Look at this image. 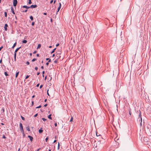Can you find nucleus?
<instances>
[{"instance_id":"nucleus-53","label":"nucleus","mask_w":151,"mask_h":151,"mask_svg":"<svg viewBox=\"0 0 151 151\" xmlns=\"http://www.w3.org/2000/svg\"><path fill=\"white\" fill-rule=\"evenodd\" d=\"M59 44L58 43L56 45V46L57 47L59 45Z\"/></svg>"},{"instance_id":"nucleus-41","label":"nucleus","mask_w":151,"mask_h":151,"mask_svg":"<svg viewBox=\"0 0 151 151\" xmlns=\"http://www.w3.org/2000/svg\"><path fill=\"white\" fill-rule=\"evenodd\" d=\"M16 53L14 52V57H16Z\"/></svg>"},{"instance_id":"nucleus-39","label":"nucleus","mask_w":151,"mask_h":151,"mask_svg":"<svg viewBox=\"0 0 151 151\" xmlns=\"http://www.w3.org/2000/svg\"><path fill=\"white\" fill-rule=\"evenodd\" d=\"M35 69L36 70H37L38 69V68L37 67H35Z\"/></svg>"},{"instance_id":"nucleus-38","label":"nucleus","mask_w":151,"mask_h":151,"mask_svg":"<svg viewBox=\"0 0 151 151\" xmlns=\"http://www.w3.org/2000/svg\"><path fill=\"white\" fill-rule=\"evenodd\" d=\"M48 90H47V95H48V96H50V95H49V93H48Z\"/></svg>"},{"instance_id":"nucleus-13","label":"nucleus","mask_w":151,"mask_h":151,"mask_svg":"<svg viewBox=\"0 0 151 151\" xmlns=\"http://www.w3.org/2000/svg\"><path fill=\"white\" fill-rule=\"evenodd\" d=\"M46 60L48 61V62H50V61H51V60L50 59H49V58H47L46 59Z\"/></svg>"},{"instance_id":"nucleus-19","label":"nucleus","mask_w":151,"mask_h":151,"mask_svg":"<svg viewBox=\"0 0 151 151\" xmlns=\"http://www.w3.org/2000/svg\"><path fill=\"white\" fill-rule=\"evenodd\" d=\"M51 114H50L48 116V118L49 119H52V118H51Z\"/></svg>"},{"instance_id":"nucleus-50","label":"nucleus","mask_w":151,"mask_h":151,"mask_svg":"<svg viewBox=\"0 0 151 151\" xmlns=\"http://www.w3.org/2000/svg\"><path fill=\"white\" fill-rule=\"evenodd\" d=\"M49 64V62H47V63H46V65H48Z\"/></svg>"},{"instance_id":"nucleus-6","label":"nucleus","mask_w":151,"mask_h":151,"mask_svg":"<svg viewBox=\"0 0 151 151\" xmlns=\"http://www.w3.org/2000/svg\"><path fill=\"white\" fill-rule=\"evenodd\" d=\"M7 27H8V25L6 24H5V25L4 26V29L6 31H7Z\"/></svg>"},{"instance_id":"nucleus-43","label":"nucleus","mask_w":151,"mask_h":151,"mask_svg":"<svg viewBox=\"0 0 151 151\" xmlns=\"http://www.w3.org/2000/svg\"><path fill=\"white\" fill-rule=\"evenodd\" d=\"M53 2V0H52L50 1V4H51L52 3V2Z\"/></svg>"},{"instance_id":"nucleus-44","label":"nucleus","mask_w":151,"mask_h":151,"mask_svg":"<svg viewBox=\"0 0 151 151\" xmlns=\"http://www.w3.org/2000/svg\"><path fill=\"white\" fill-rule=\"evenodd\" d=\"M3 47L2 46L1 47H0V51H1V49L3 48Z\"/></svg>"},{"instance_id":"nucleus-23","label":"nucleus","mask_w":151,"mask_h":151,"mask_svg":"<svg viewBox=\"0 0 151 151\" xmlns=\"http://www.w3.org/2000/svg\"><path fill=\"white\" fill-rule=\"evenodd\" d=\"M73 116H71V119L70 120V122H72L73 121Z\"/></svg>"},{"instance_id":"nucleus-48","label":"nucleus","mask_w":151,"mask_h":151,"mask_svg":"<svg viewBox=\"0 0 151 151\" xmlns=\"http://www.w3.org/2000/svg\"><path fill=\"white\" fill-rule=\"evenodd\" d=\"M55 127L57 126V123H55Z\"/></svg>"},{"instance_id":"nucleus-17","label":"nucleus","mask_w":151,"mask_h":151,"mask_svg":"<svg viewBox=\"0 0 151 151\" xmlns=\"http://www.w3.org/2000/svg\"><path fill=\"white\" fill-rule=\"evenodd\" d=\"M22 42L24 43H26L27 42V41L25 40H24L22 41Z\"/></svg>"},{"instance_id":"nucleus-11","label":"nucleus","mask_w":151,"mask_h":151,"mask_svg":"<svg viewBox=\"0 0 151 151\" xmlns=\"http://www.w3.org/2000/svg\"><path fill=\"white\" fill-rule=\"evenodd\" d=\"M19 73V71H18V72H16V75H15V77L16 78L18 76Z\"/></svg>"},{"instance_id":"nucleus-51","label":"nucleus","mask_w":151,"mask_h":151,"mask_svg":"<svg viewBox=\"0 0 151 151\" xmlns=\"http://www.w3.org/2000/svg\"><path fill=\"white\" fill-rule=\"evenodd\" d=\"M39 84L38 83L37 84V85L36 86H37V87H38L39 86Z\"/></svg>"},{"instance_id":"nucleus-10","label":"nucleus","mask_w":151,"mask_h":151,"mask_svg":"<svg viewBox=\"0 0 151 151\" xmlns=\"http://www.w3.org/2000/svg\"><path fill=\"white\" fill-rule=\"evenodd\" d=\"M61 53V51L60 50L58 51L57 52V54L58 55L60 54Z\"/></svg>"},{"instance_id":"nucleus-30","label":"nucleus","mask_w":151,"mask_h":151,"mask_svg":"<svg viewBox=\"0 0 151 151\" xmlns=\"http://www.w3.org/2000/svg\"><path fill=\"white\" fill-rule=\"evenodd\" d=\"M21 118H22V119L23 120H25V118L24 117H23L22 116H21Z\"/></svg>"},{"instance_id":"nucleus-5","label":"nucleus","mask_w":151,"mask_h":151,"mask_svg":"<svg viewBox=\"0 0 151 151\" xmlns=\"http://www.w3.org/2000/svg\"><path fill=\"white\" fill-rule=\"evenodd\" d=\"M37 7V5H36V4H35V5H31L30 6V8H35Z\"/></svg>"},{"instance_id":"nucleus-36","label":"nucleus","mask_w":151,"mask_h":151,"mask_svg":"<svg viewBox=\"0 0 151 151\" xmlns=\"http://www.w3.org/2000/svg\"><path fill=\"white\" fill-rule=\"evenodd\" d=\"M26 63L27 65H29V63L28 61Z\"/></svg>"},{"instance_id":"nucleus-14","label":"nucleus","mask_w":151,"mask_h":151,"mask_svg":"<svg viewBox=\"0 0 151 151\" xmlns=\"http://www.w3.org/2000/svg\"><path fill=\"white\" fill-rule=\"evenodd\" d=\"M56 49V48H55V49H54L52 50V51L51 52V53H53L55 51V50Z\"/></svg>"},{"instance_id":"nucleus-60","label":"nucleus","mask_w":151,"mask_h":151,"mask_svg":"<svg viewBox=\"0 0 151 151\" xmlns=\"http://www.w3.org/2000/svg\"><path fill=\"white\" fill-rule=\"evenodd\" d=\"M14 61H15L16 60V57L14 58Z\"/></svg>"},{"instance_id":"nucleus-1","label":"nucleus","mask_w":151,"mask_h":151,"mask_svg":"<svg viewBox=\"0 0 151 151\" xmlns=\"http://www.w3.org/2000/svg\"><path fill=\"white\" fill-rule=\"evenodd\" d=\"M145 131L147 132H150L151 130V126L150 125H148L145 129Z\"/></svg>"},{"instance_id":"nucleus-4","label":"nucleus","mask_w":151,"mask_h":151,"mask_svg":"<svg viewBox=\"0 0 151 151\" xmlns=\"http://www.w3.org/2000/svg\"><path fill=\"white\" fill-rule=\"evenodd\" d=\"M17 3V0H13V5L14 6H16Z\"/></svg>"},{"instance_id":"nucleus-25","label":"nucleus","mask_w":151,"mask_h":151,"mask_svg":"<svg viewBox=\"0 0 151 151\" xmlns=\"http://www.w3.org/2000/svg\"><path fill=\"white\" fill-rule=\"evenodd\" d=\"M4 74L6 76H8V74L6 72H4Z\"/></svg>"},{"instance_id":"nucleus-64","label":"nucleus","mask_w":151,"mask_h":151,"mask_svg":"<svg viewBox=\"0 0 151 151\" xmlns=\"http://www.w3.org/2000/svg\"><path fill=\"white\" fill-rule=\"evenodd\" d=\"M47 99H45V102H46V101H47Z\"/></svg>"},{"instance_id":"nucleus-31","label":"nucleus","mask_w":151,"mask_h":151,"mask_svg":"<svg viewBox=\"0 0 151 151\" xmlns=\"http://www.w3.org/2000/svg\"><path fill=\"white\" fill-rule=\"evenodd\" d=\"M29 76L28 75H27V76H26L25 77V79H27V78H28L29 77Z\"/></svg>"},{"instance_id":"nucleus-58","label":"nucleus","mask_w":151,"mask_h":151,"mask_svg":"<svg viewBox=\"0 0 151 151\" xmlns=\"http://www.w3.org/2000/svg\"><path fill=\"white\" fill-rule=\"evenodd\" d=\"M44 73H45L44 71H43V72H42V73L43 74H44Z\"/></svg>"},{"instance_id":"nucleus-62","label":"nucleus","mask_w":151,"mask_h":151,"mask_svg":"<svg viewBox=\"0 0 151 151\" xmlns=\"http://www.w3.org/2000/svg\"><path fill=\"white\" fill-rule=\"evenodd\" d=\"M129 114L130 115H131V112L130 111H129Z\"/></svg>"},{"instance_id":"nucleus-63","label":"nucleus","mask_w":151,"mask_h":151,"mask_svg":"<svg viewBox=\"0 0 151 151\" xmlns=\"http://www.w3.org/2000/svg\"><path fill=\"white\" fill-rule=\"evenodd\" d=\"M40 149V148H39L37 150V151H39V150Z\"/></svg>"},{"instance_id":"nucleus-27","label":"nucleus","mask_w":151,"mask_h":151,"mask_svg":"<svg viewBox=\"0 0 151 151\" xmlns=\"http://www.w3.org/2000/svg\"><path fill=\"white\" fill-rule=\"evenodd\" d=\"M61 7H59L58 9V11H57V13L59 12V11L60 8Z\"/></svg>"},{"instance_id":"nucleus-18","label":"nucleus","mask_w":151,"mask_h":151,"mask_svg":"<svg viewBox=\"0 0 151 151\" xmlns=\"http://www.w3.org/2000/svg\"><path fill=\"white\" fill-rule=\"evenodd\" d=\"M41 45L40 44H39L38 45L37 48H39L40 47Z\"/></svg>"},{"instance_id":"nucleus-26","label":"nucleus","mask_w":151,"mask_h":151,"mask_svg":"<svg viewBox=\"0 0 151 151\" xmlns=\"http://www.w3.org/2000/svg\"><path fill=\"white\" fill-rule=\"evenodd\" d=\"M5 16V17H7V14L6 12H4Z\"/></svg>"},{"instance_id":"nucleus-52","label":"nucleus","mask_w":151,"mask_h":151,"mask_svg":"<svg viewBox=\"0 0 151 151\" xmlns=\"http://www.w3.org/2000/svg\"><path fill=\"white\" fill-rule=\"evenodd\" d=\"M39 56V54H37V57H38Z\"/></svg>"},{"instance_id":"nucleus-8","label":"nucleus","mask_w":151,"mask_h":151,"mask_svg":"<svg viewBox=\"0 0 151 151\" xmlns=\"http://www.w3.org/2000/svg\"><path fill=\"white\" fill-rule=\"evenodd\" d=\"M11 10L12 12V13L14 14H15V13H14V8L13 7H11Z\"/></svg>"},{"instance_id":"nucleus-37","label":"nucleus","mask_w":151,"mask_h":151,"mask_svg":"<svg viewBox=\"0 0 151 151\" xmlns=\"http://www.w3.org/2000/svg\"><path fill=\"white\" fill-rule=\"evenodd\" d=\"M41 107V105H40L39 106L36 107V108H40Z\"/></svg>"},{"instance_id":"nucleus-55","label":"nucleus","mask_w":151,"mask_h":151,"mask_svg":"<svg viewBox=\"0 0 151 151\" xmlns=\"http://www.w3.org/2000/svg\"><path fill=\"white\" fill-rule=\"evenodd\" d=\"M40 73V72H38V73H37V75H39Z\"/></svg>"},{"instance_id":"nucleus-54","label":"nucleus","mask_w":151,"mask_h":151,"mask_svg":"<svg viewBox=\"0 0 151 151\" xmlns=\"http://www.w3.org/2000/svg\"><path fill=\"white\" fill-rule=\"evenodd\" d=\"M2 59H1L0 60V63H2Z\"/></svg>"},{"instance_id":"nucleus-3","label":"nucleus","mask_w":151,"mask_h":151,"mask_svg":"<svg viewBox=\"0 0 151 151\" xmlns=\"http://www.w3.org/2000/svg\"><path fill=\"white\" fill-rule=\"evenodd\" d=\"M139 117L138 119L139 118H140L141 119L140 124L141 125H142V115H141V113L140 111H139Z\"/></svg>"},{"instance_id":"nucleus-29","label":"nucleus","mask_w":151,"mask_h":151,"mask_svg":"<svg viewBox=\"0 0 151 151\" xmlns=\"http://www.w3.org/2000/svg\"><path fill=\"white\" fill-rule=\"evenodd\" d=\"M56 56L58 57V58H59L60 57V55H58L57 54L56 55Z\"/></svg>"},{"instance_id":"nucleus-34","label":"nucleus","mask_w":151,"mask_h":151,"mask_svg":"<svg viewBox=\"0 0 151 151\" xmlns=\"http://www.w3.org/2000/svg\"><path fill=\"white\" fill-rule=\"evenodd\" d=\"M34 24H35V22H32V26H33V25H34Z\"/></svg>"},{"instance_id":"nucleus-21","label":"nucleus","mask_w":151,"mask_h":151,"mask_svg":"<svg viewBox=\"0 0 151 151\" xmlns=\"http://www.w3.org/2000/svg\"><path fill=\"white\" fill-rule=\"evenodd\" d=\"M43 132V130L41 129H39V133H41Z\"/></svg>"},{"instance_id":"nucleus-33","label":"nucleus","mask_w":151,"mask_h":151,"mask_svg":"<svg viewBox=\"0 0 151 151\" xmlns=\"http://www.w3.org/2000/svg\"><path fill=\"white\" fill-rule=\"evenodd\" d=\"M2 138L4 139H6V138L5 136L4 135L3 136Z\"/></svg>"},{"instance_id":"nucleus-35","label":"nucleus","mask_w":151,"mask_h":151,"mask_svg":"<svg viewBox=\"0 0 151 151\" xmlns=\"http://www.w3.org/2000/svg\"><path fill=\"white\" fill-rule=\"evenodd\" d=\"M48 139V137H46V139H45V141H46V142H47V140Z\"/></svg>"},{"instance_id":"nucleus-56","label":"nucleus","mask_w":151,"mask_h":151,"mask_svg":"<svg viewBox=\"0 0 151 151\" xmlns=\"http://www.w3.org/2000/svg\"><path fill=\"white\" fill-rule=\"evenodd\" d=\"M43 14H44V15H47V13H43Z\"/></svg>"},{"instance_id":"nucleus-32","label":"nucleus","mask_w":151,"mask_h":151,"mask_svg":"<svg viewBox=\"0 0 151 151\" xmlns=\"http://www.w3.org/2000/svg\"><path fill=\"white\" fill-rule=\"evenodd\" d=\"M42 119L43 120V121H45L46 120V119H45V118H42Z\"/></svg>"},{"instance_id":"nucleus-59","label":"nucleus","mask_w":151,"mask_h":151,"mask_svg":"<svg viewBox=\"0 0 151 151\" xmlns=\"http://www.w3.org/2000/svg\"><path fill=\"white\" fill-rule=\"evenodd\" d=\"M55 56V54H54L52 55V56L54 57V56Z\"/></svg>"},{"instance_id":"nucleus-2","label":"nucleus","mask_w":151,"mask_h":151,"mask_svg":"<svg viewBox=\"0 0 151 151\" xmlns=\"http://www.w3.org/2000/svg\"><path fill=\"white\" fill-rule=\"evenodd\" d=\"M19 126L20 127V130L22 132L24 133V131L23 129V126H22V125L21 123H20L19 124Z\"/></svg>"},{"instance_id":"nucleus-47","label":"nucleus","mask_w":151,"mask_h":151,"mask_svg":"<svg viewBox=\"0 0 151 151\" xmlns=\"http://www.w3.org/2000/svg\"><path fill=\"white\" fill-rule=\"evenodd\" d=\"M47 104H46L44 105V106L45 107H46L47 106Z\"/></svg>"},{"instance_id":"nucleus-45","label":"nucleus","mask_w":151,"mask_h":151,"mask_svg":"<svg viewBox=\"0 0 151 151\" xmlns=\"http://www.w3.org/2000/svg\"><path fill=\"white\" fill-rule=\"evenodd\" d=\"M37 52L36 51H35L34 52H33V54H35V53H36Z\"/></svg>"},{"instance_id":"nucleus-49","label":"nucleus","mask_w":151,"mask_h":151,"mask_svg":"<svg viewBox=\"0 0 151 151\" xmlns=\"http://www.w3.org/2000/svg\"><path fill=\"white\" fill-rule=\"evenodd\" d=\"M27 11V9L25 10L24 11H23L24 12H26Z\"/></svg>"},{"instance_id":"nucleus-40","label":"nucleus","mask_w":151,"mask_h":151,"mask_svg":"<svg viewBox=\"0 0 151 151\" xmlns=\"http://www.w3.org/2000/svg\"><path fill=\"white\" fill-rule=\"evenodd\" d=\"M42 86H43L42 85H41L40 87V88H41L42 87Z\"/></svg>"},{"instance_id":"nucleus-20","label":"nucleus","mask_w":151,"mask_h":151,"mask_svg":"<svg viewBox=\"0 0 151 151\" xmlns=\"http://www.w3.org/2000/svg\"><path fill=\"white\" fill-rule=\"evenodd\" d=\"M30 18L31 20H33V18L32 16H30Z\"/></svg>"},{"instance_id":"nucleus-12","label":"nucleus","mask_w":151,"mask_h":151,"mask_svg":"<svg viewBox=\"0 0 151 151\" xmlns=\"http://www.w3.org/2000/svg\"><path fill=\"white\" fill-rule=\"evenodd\" d=\"M20 47L17 48L15 50L14 52L16 53L17 52L18 50L19 49Z\"/></svg>"},{"instance_id":"nucleus-15","label":"nucleus","mask_w":151,"mask_h":151,"mask_svg":"<svg viewBox=\"0 0 151 151\" xmlns=\"http://www.w3.org/2000/svg\"><path fill=\"white\" fill-rule=\"evenodd\" d=\"M26 128L27 130H28L29 131H30V129H29V127H26Z\"/></svg>"},{"instance_id":"nucleus-61","label":"nucleus","mask_w":151,"mask_h":151,"mask_svg":"<svg viewBox=\"0 0 151 151\" xmlns=\"http://www.w3.org/2000/svg\"><path fill=\"white\" fill-rule=\"evenodd\" d=\"M56 140H55L54 141V142H53V143H55V142H56Z\"/></svg>"},{"instance_id":"nucleus-22","label":"nucleus","mask_w":151,"mask_h":151,"mask_svg":"<svg viewBox=\"0 0 151 151\" xmlns=\"http://www.w3.org/2000/svg\"><path fill=\"white\" fill-rule=\"evenodd\" d=\"M54 62L55 63H57L58 62V59L55 60Z\"/></svg>"},{"instance_id":"nucleus-16","label":"nucleus","mask_w":151,"mask_h":151,"mask_svg":"<svg viewBox=\"0 0 151 151\" xmlns=\"http://www.w3.org/2000/svg\"><path fill=\"white\" fill-rule=\"evenodd\" d=\"M16 45V42H15V43L13 45L12 47V48H13Z\"/></svg>"},{"instance_id":"nucleus-57","label":"nucleus","mask_w":151,"mask_h":151,"mask_svg":"<svg viewBox=\"0 0 151 151\" xmlns=\"http://www.w3.org/2000/svg\"><path fill=\"white\" fill-rule=\"evenodd\" d=\"M41 68L42 69H43V68H44V67H43V66H41Z\"/></svg>"},{"instance_id":"nucleus-24","label":"nucleus","mask_w":151,"mask_h":151,"mask_svg":"<svg viewBox=\"0 0 151 151\" xmlns=\"http://www.w3.org/2000/svg\"><path fill=\"white\" fill-rule=\"evenodd\" d=\"M32 3V2L31 0H29L28 2V4H31Z\"/></svg>"},{"instance_id":"nucleus-9","label":"nucleus","mask_w":151,"mask_h":151,"mask_svg":"<svg viewBox=\"0 0 151 151\" xmlns=\"http://www.w3.org/2000/svg\"><path fill=\"white\" fill-rule=\"evenodd\" d=\"M23 7L24 8H26L27 9L30 8V6H23Z\"/></svg>"},{"instance_id":"nucleus-46","label":"nucleus","mask_w":151,"mask_h":151,"mask_svg":"<svg viewBox=\"0 0 151 151\" xmlns=\"http://www.w3.org/2000/svg\"><path fill=\"white\" fill-rule=\"evenodd\" d=\"M61 4L60 3H59V7H61Z\"/></svg>"},{"instance_id":"nucleus-28","label":"nucleus","mask_w":151,"mask_h":151,"mask_svg":"<svg viewBox=\"0 0 151 151\" xmlns=\"http://www.w3.org/2000/svg\"><path fill=\"white\" fill-rule=\"evenodd\" d=\"M36 58H34L32 60V62H34V61H35L36 60Z\"/></svg>"},{"instance_id":"nucleus-7","label":"nucleus","mask_w":151,"mask_h":151,"mask_svg":"<svg viewBox=\"0 0 151 151\" xmlns=\"http://www.w3.org/2000/svg\"><path fill=\"white\" fill-rule=\"evenodd\" d=\"M28 137L29 138L30 140L31 141H32V140L33 139V137H32L30 136L29 135V136H28Z\"/></svg>"},{"instance_id":"nucleus-42","label":"nucleus","mask_w":151,"mask_h":151,"mask_svg":"<svg viewBox=\"0 0 151 151\" xmlns=\"http://www.w3.org/2000/svg\"><path fill=\"white\" fill-rule=\"evenodd\" d=\"M37 114H36L34 115V116L35 117H36V116H37Z\"/></svg>"}]
</instances>
